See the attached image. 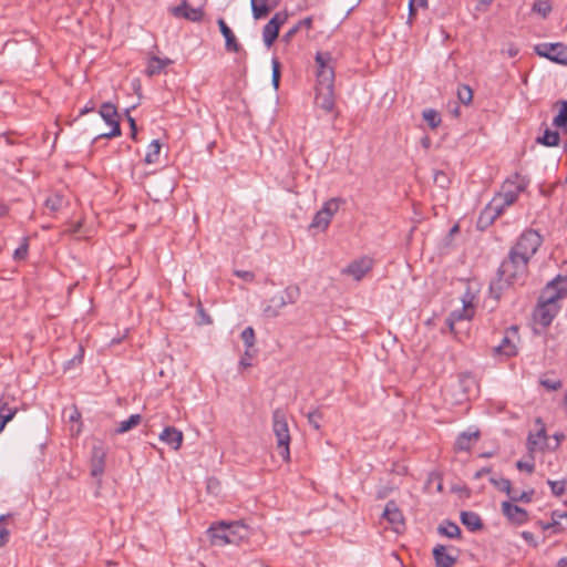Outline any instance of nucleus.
I'll return each mask as SVG.
<instances>
[{
    "instance_id": "obj_1",
    "label": "nucleus",
    "mask_w": 567,
    "mask_h": 567,
    "mask_svg": "<svg viewBox=\"0 0 567 567\" xmlns=\"http://www.w3.org/2000/svg\"><path fill=\"white\" fill-rule=\"evenodd\" d=\"M527 271L528 261L508 252L507 258L502 261L497 270V279L489 286L491 293L498 299L504 289L514 285H522Z\"/></svg>"
},
{
    "instance_id": "obj_2",
    "label": "nucleus",
    "mask_w": 567,
    "mask_h": 567,
    "mask_svg": "<svg viewBox=\"0 0 567 567\" xmlns=\"http://www.w3.org/2000/svg\"><path fill=\"white\" fill-rule=\"evenodd\" d=\"M207 534L212 545L221 547L228 544L238 545L243 539L248 538L249 529L240 520L218 522L210 525Z\"/></svg>"
},
{
    "instance_id": "obj_3",
    "label": "nucleus",
    "mask_w": 567,
    "mask_h": 567,
    "mask_svg": "<svg viewBox=\"0 0 567 567\" xmlns=\"http://www.w3.org/2000/svg\"><path fill=\"white\" fill-rule=\"evenodd\" d=\"M527 186L528 181L518 173H515L503 183L501 192L493 197L492 202L496 206H502V210L504 212L517 200L518 195L524 192Z\"/></svg>"
},
{
    "instance_id": "obj_4",
    "label": "nucleus",
    "mask_w": 567,
    "mask_h": 567,
    "mask_svg": "<svg viewBox=\"0 0 567 567\" xmlns=\"http://www.w3.org/2000/svg\"><path fill=\"white\" fill-rule=\"evenodd\" d=\"M543 241L542 236L534 229H526L520 234L509 252L528 261L536 254Z\"/></svg>"
},
{
    "instance_id": "obj_5",
    "label": "nucleus",
    "mask_w": 567,
    "mask_h": 567,
    "mask_svg": "<svg viewBox=\"0 0 567 567\" xmlns=\"http://www.w3.org/2000/svg\"><path fill=\"white\" fill-rule=\"evenodd\" d=\"M272 431L277 439V449L279 451V454L285 461H289L290 433L286 414L280 409L275 410L272 413Z\"/></svg>"
},
{
    "instance_id": "obj_6",
    "label": "nucleus",
    "mask_w": 567,
    "mask_h": 567,
    "mask_svg": "<svg viewBox=\"0 0 567 567\" xmlns=\"http://www.w3.org/2000/svg\"><path fill=\"white\" fill-rule=\"evenodd\" d=\"M567 295V277L558 275L543 289L538 302L556 306V302Z\"/></svg>"
},
{
    "instance_id": "obj_7",
    "label": "nucleus",
    "mask_w": 567,
    "mask_h": 567,
    "mask_svg": "<svg viewBox=\"0 0 567 567\" xmlns=\"http://www.w3.org/2000/svg\"><path fill=\"white\" fill-rule=\"evenodd\" d=\"M343 199L334 197L327 200L322 208L318 210L310 224V228L326 230L331 223L332 217L339 210Z\"/></svg>"
},
{
    "instance_id": "obj_8",
    "label": "nucleus",
    "mask_w": 567,
    "mask_h": 567,
    "mask_svg": "<svg viewBox=\"0 0 567 567\" xmlns=\"http://www.w3.org/2000/svg\"><path fill=\"white\" fill-rule=\"evenodd\" d=\"M535 52L553 62L567 65V45L564 43H540L535 47Z\"/></svg>"
},
{
    "instance_id": "obj_9",
    "label": "nucleus",
    "mask_w": 567,
    "mask_h": 567,
    "mask_svg": "<svg viewBox=\"0 0 567 567\" xmlns=\"http://www.w3.org/2000/svg\"><path fill=\"white\" fill-rule=\"evenodd\" d=\"M333 58L329 52H318L315 61L318 65L317 79L319 83L334 82V71L331 65Z\"/></svg>"
},
{
    "instance_id": "obj_10",
    "label": "nucleus",
    "mask_w": 567,
    "mask_h": 567,
    "mask_svg": "<svg viewBox=\"0 0 567 567\" xmlns=\"http://www.w3.org/2000/svg\"><path fill=\"white\" fill-rule=\"evenodd\" d=\"M316 103L321 110H323L326 112H332V110L334 109L333 82H330V83H319L318 82Z\"/></svg>"
},
{
    "instance_id": "obj_11",
    "label": "nucleus",
    "mask_w": 567,
    "mask_h": 567,
    "mask_svg": "<svg viewBox=\"0 0 567 567\" xmlns=\"http://www.w3.org/2000/svg\"><path fill=\"white\" fill-rule=\"evenodd\" d=\"M502 512L504 516H506V518L515 525H523L529 519L527 511L513 504L512 502H503Z\"/></svg>"
},
{
    "instance_id": "obj_12",
    "label": "nucleus",
    "mask_w": 567,
    "mask_h": 567,
    "mask_svg": "<svg viewBox=\"0 0 567 567\" xmlns=\"http://www.w3.org/2000/svg\"><path fill=\"white\" fill-rule=\"evenodd\" d=\"M537 524L544 530L551 529L555 534L561 533L567 529V512L559 509L553 511L550 522H538Z\"/></svg>"
},
{
    "instance_id": "obj_13",
    "label": "nucleus",
    "mask_w": 567,
    "mask_h": 567,
    "mask_svg": "<svg viewBox=\"0 0 567 567\" xmlns=\"http://www.w3.org/2000/svg\"><path fill=\"white\" fill-rule=\"evenodd\" d=\"M373 261L369 257H363L352 261L344 270V274L352 276L355 280H361L367 272L372 269Z\"/></svg>"
},
{
    "instance_id": "obj_14",
    "label": "nucleus",
    "mask_w": 567,
    "mask_h": 567,
    "mask_svg": "<svg viewBox=\"0 0 567 567\" xmlns=\"http://www.w3.org/2000/svg\"><path fill=\"white\" fill-rule=\"evenodd\" d=\"M106 452L101 445H94L91 454V475L100 477L105 470Z\"/></svg>"
},
{
    "instance_id": "obj_15",
    "label": "nucleus",
    "mask_w": 567,
    "mask_h": 567,
    "mask_svg": "<svg viewBox=\"0 0 567 567\" xmlns=\"http://www.w3.org/2000/svg\"><path fill=\"white\" fill-rule=\"evenodd\" d=\"M171 12L176 18H184L194 22L200 21L204 14L200 8H190L186 0H183L179 6L173 7Z\"/></svg>"
},
{
    "instance_id": "obj_16",
    "label": "nucleus",
    "mask_w": 567,
    "mask_h": 567,
    "mask_svg": "<svg viewBox=\"0 0 567 567\" xmlns=\"http://www.w3.org/2000/svg\"><path fill=\"white\" fill-rule=\"evenodd\" d=\"M503 214L502 206H496L492 200L481 212L477 219V227L480 229H486L493 224V221Z\"/></svg>"
},
{
    "instance_id": "obj_17",
    "label": "nucleus",
    "mask_w": 567,
    "mask_h": 567,
    "mask_svg": "<svg viewBox=\"0 0 567 567\" xmlns=\"http://www.w3.org/2000/svg\"><path fill=\"white\" fill-rule=\"evenodd\" d=\"M220 33L225 38V48L228 52H239L241 50L240 43L237 41L234 32L227 25L224 19H218L217 21Z\"/></svg>"
},
{
    "instance_id": "obj_18",
    "label": "nucleus",
    "mask_w": 567,
    "mask_h": 567,
    "mask_svg": "<svg viewBox=\"0 0 567 567\" xmlns=\"http://www.w3.org/2000/svg\"><path fill=\"white\" fill-rule=\"evenodd\" d=\"M474 315V309L471 302L463 301L462 310H454L446 319V323L452 332H454V326L456 322L462 320H470Z\"/></svg>"
},
{
    "instance_id": "obj_19",
    "label": "nucleus",
    "mask_w": 567,
    "mask_h": 567,
    "mask_svg": "<svg viewBox=\"0 0 567 567\" xmlns=\"http://www.w3.org/2000/svg\"><path fill=\"white\" fill-rule=\"evenodd\" d=\"M159 440L174 450H178L183 443V433L174 426H167L159 434Z\"/></svg>"
},
{
    "instance_id": "obj_20",
    "label": "nucleus",
    "mask_w": 567,
    "mask_h": 567,
    "mask_svg": "<svg viewBox=\"0 0 567 567\" xmlns=\"http://www.w3.org/2000/svg\"><path fill=\"white\" fill-rule=\"evenodd\" d=\"M557 313V306L537 303L536 318L539 324L548 327Z\"/></svg>"
},
{
    "instance_id": "obj_21",
    "label": "nucleus",
    "mask_w": 567,
    "mask_h": 567,
    "mask_svg": "<svg viewBox=\"0 0 567 567\" xmlns=\"http://www.w3.org/2000/svg\"><path fill=\"white\" fill-rule=\"evenodd\" d=\"M269 1L270 0H250L252 17L255 19L267 17L279 3V0H274L272 3H269Z\"/></svg>"
},
{
    "instance_id": "obj_22",
    "label": "nucleus",
    "mask_w": 567,
    "mask_h": 567,
    "mask_svg": "<svg viewBox=\"0 0 567 567\" xmlns=\"http://www.w3.org/2000/svg\"><path fill=\"white\" fill-rule=\"evenodd\" d=\"M383 517H385L389 523L393 525L395 530H399V527L403 526V515L398 508L396 504L392 501L386 503L383 511Z\"/></svg>"
},
{
    "instance_id": "obj_23",
    "label": "nucleus",
    "mask_w": 567,
    "mask_h": 567,
    "mask_svg": "<svg viewBox=\"0 0 567 567\" xmlns=\"http://www.w3.org/2000/svg\"><path fill=\"white\" fill-rule=\"evenodd\" d=\"M432 553L436 567H452L456 563V557L447 554L446 547L443 545H436Z\"/></svg>"
},
{
    "instance_id": "obj_24",
    "label": "nucleus",
    "mask_w": 567,
    "mask_h": 567,
    "mask_svg": "<svg viewBox=\"0 0 567 567\" xmlns=\"http://www.w3.org/2000/svg\"><path fill=\"white\" fill-rule=\"evenodd\" d=\"M480 433L476 432H462L455 441V450L468 452L472 445L478 440Z\"/></svg>"
},
{
    "instance_id": "obj_25",
    "label": "nucleus",
    "mask_w": 567,
    "mask_h": 567,
    "mask_svg": "<svg viewBox=\"0 0 567 567\" xmlns=\"http://www.w3.org/2000/svg\"><path fill=\"white\" fill-rule=\"evenodd\" d=\"M462 524L470 530L476 532L483 528V522L480 515L475 512L464 511L461 513Z\"/></svg>"
},
{
    "instance_id": "obj_26",
    "label": "nucleus",
    "mask_w": 567,
    "mask_h": 567,
    "mask_svg": "<svg viewBox=\"0 0 567 567\" xmlns=\"http://www.w3.org/2000/svg\"><path fill=\"white\" fill-rule=\"evenodd\" d=\"M287 306L284 297L280 293L275 295L269 299V305L264 308V315L268 318L279 316L280 310Z\"/></svg>"
},
{
    "instance_id": "obj_27",
    "label": "nucleus",
    "mask_w": 567,
    "mask_h": 567,
    "mask_svg": "<svg viewBox=\"0 0 567 567\" xmlns=\"http://www.w3.org/2000/svg\"><path fill=\"white\" fill-rule=\"evenodd\" d=\"M100 115L109 125H114V123H120L118 113L114 104L110 102H105L100 107Z\"/></svg>"
},
{
    "instance_id": "obj_28",
    "label": "nucleus",
    "mask_w": 567,
    "mask_h": 567,
    "mask_svg": "<svg viewBox=\"0 0 567 567\" xmlns=\"http://www.w3.org/2000/svg\"><path fill=\"white\" fill-rule=\"evenodd\" d=\"M546 441V432L544 429L536 433H529L527 437V450L529 454H533L537 449H540Z\"/></svg>"
},
{
    "instance_id": "obj_29",
    "label": "nucleus",
    "mask_w": 567,
    "mask_h": 567,
    "mask_svg": "<svg viewBox=\"0 0 567 567\" xmlns=\"http://www.w3.org/2000/svg\"><path fill=\"white\" fill-rule=\"evenodd\" d=\"M311 29L312 28V18L307 17L305 19L299 20L293 27H291L284 35L282 41L285 43H289L292 38L300 31V29Z\"/></svg>"
},
{
    "instance_id": "obj_30",
    "label": "nucleus",
    "mask_w": 567,
    "mask_h": 567,
    "mask_svg": "<svg viewBox=\"0 0 567 567\" xmlns=\"http://www.w3.org/2000/svg\"><path fill=\"white\" fill-rule=\"evenodd\" d=\"M494 350L496 353L507 358L514 357L517 353L515 343L507 336L503 338L502 342Z\"/></svg>"
},
{
    "instance_id": "obj_31",
    "label": "nucleus",
    "mask_w": 567,
    "mask_h": 567,
    "mask_svg": "<svg viewBox=\"0 0 567 567\" xmlns=\"http://www.w3.org/2000/svg\"><path fill=\"white\" fill-rule=\"evenodd\" d=\"M142 421L141 414H132L127 420L121 421L115 429L116 434H124L137 426Z\"/></svg>"
},
{
    "instance_id": "obj_32",
    "label": "nucleus",
    "mask_w": 567,
    "mask_h": 567,
    "mask_svg": "<svg viewBox=\"0 0 567 567\" xmlns=\"http://www.w3.org/2000/svg\"><path fill=\"white\" fill-rule=\"evenodd\" d=\"M241 339L246 346V355L252 358L255 353L252 348L256 340L255 330L251 327L245 328L241 332Z\"/></svg>"
},
{
    "instance_id": "obj_33",
    "label": "nucleus",
    "mask_w": 567,
    "mask_h": 567,
    "mask_svg": "<svg viewBox=\"0 0 567 567\" xmlns=\"http://www.w3.org/2000/svg\"><path fill=\"white\" fill-rule=\"evenodd\" d=\"M16 413V408H10L7 403L0 404V433L4 430L7 423L14 417Z\"/></svg>"
},
{
    "instance_id": "obj_34",
    "label": "nucleus",
    "mask_w": 567,
    "mask_h": 567,
    "mask_svg": "<svg viewBox=\"0 0 567 567\" xmlns=\"http://www.w3.org/2000/svg\"><path fill=\"white\" fill-rule=\"evenodd\" d=\"M437 530L440 534L449 538H456L460 537L461 535L460 527L451 520H445L443 524L439 526Z\"/></svg>"
},
{
    "instance_id": "obj_35",
    "label": "nucleus",
    "mask_w": 567,
    "mask_h": 567,
    "mask_svg": "<svg viewBox=\"0 0 567 567\" xmlns=\"http://www.w3.org/2000/svg\"><path fill=\"white\" fill-rule=\"evenodd\" d=\"M279 29L275 28L274 24H271L269 21L266 23V25L262 29V39L264 43L267 48H270L276 39L278 38Z\"/></svg>"
},
{
    "instance_id": "obj_36",
    "label": "nucleus",
    "mask_w": 567,
    "mask_h": 567,
    "mask_svg": "<svg viewBox=\"0 0 567 567\" xmlns=\"http://www.w3.org/2000/svg\"><path fill=\"white\" fill-rule=\"evenodd\" d=\"M559 133L557 131H551L549 128H546L544 135L537 138L538 143L548 147L557 146L559 144Z\"/></svg>"
},
{
    "instance_id": "obj_37",
    "label": "nucleus",
    "mask_w": 567,
    "mask_h": 567,
    "mask_svg": "<svg viewBox=\"0 0 567 567\" xmlns=\"http://www.w3.org/2000/svg\"><path fill=\"white\" fill-rule=\"evenodd\" d=\"M64 204H65V199L62 195L53 194L47 198L44 206L49 212L55 213V212L60 210Z\"/></svg>"
},
{
    "instance_id": "obj_38",
    "label": "nucleus",
    "mask_w": 567,
    "mask_h": 567,
    "mask_svg": "<svg viewBox=\"0 0 567 567\" xmlns=\"http://www.w3.org/2000/svg\"><path fill=\"white\" fill-rule=\"evenodd\" d=\"M551 10L553 8L549 0H536L532 7V11L544 19L550 14Z\"/></svg>"
},
{
    "instance_id": "obj_39",
    "label": "nucleus",
    "mask_w": 567,
    "mask_h": 567,
    "mask_svg": "<svg viewBox=\"0 0 567 567\" xmlns=\"http://www.w3.org/2000/svg\"><path fill=\"white\" fill-rule=\"evenodd\" d=\"M159 152H161V144H159L158 140H153L147 147V152H146L145 159H144L145 163L153 164V163L157 162Z\"/></svg>"
},
{
    "instance_id": "obj_40",
    "label": "nucleus",
    "mask_w": 567,
    "mask_h": 567,
    "mask_svg": "<svg viewBox=\"0 0 567 567\" xmlns=\"http://www.w3.org/2000/svg\"><path fill=\"white\" fill-rule=\"evenodd\" d=\"M547 484L554 496L561 497L567 493V476L560 481L547 480Z\"/></svg>"
},
{
    "instance_id": "obj_41",
    "label": "nucleus",
    "mask_w": 567,
    "mask_h": 567,
    "mask_svg": "<svg viewBox=\"0 0 567 567\" xmlns=\"http://www.w3.org/2000/svg\"><path fill=\"white\" fill-rule=\"evenodd\" d=\"M553 124L564 131H567V101L561 102L560 111L554 117Z\"/></svg>"
},
{
    "instance_id": "obj_42",
    "label": "nucleus",
    "mask_w": 567,
    "mask_h": 567,
    "mask_svg": "<svg viewBox=\"0 0 567 567\" xmlns=\"http://www.w3.org/2000/svg\"><path fill=\"white\" fill-rule=\"evenodd\" d=\"M423 120L429 124L431 128H435L441 123L440 114L433 109H426L422 113Z\"/></svg>"
},
{
    "instance_id": "obj_43",
    "label": "nucleus",
    "mask_w": 567,
    "mask_h": 567,
    "mask_svg": "<svg viewBox=\"0 0 567 567\" xmlns=\"http://www.w3.org/2000/svg\"><path fill=\"white\" fill-rule=\"evenodd\" d=\"M280 295L284 297L287 305L295 303L300 296V290L297 286H289L280 292Z\"/></svg>"
},
{
    "instance_id": "obj_44",
    "label": "nucleus",
    "mask_w": 567,
    "mask_h": 567,
    "mask_svg": "<svg viewBox=\"0 0 567 567\" xmlns=\"http://www.w3.org/2000/svg\"><path fill=\"white\" fill-rule=\"evenodd\" d=\"M457 97L463 104H465V105L470 104L473 99L472 89L465 84L460 85L457 89Z\"/></svg>"
},
{
    "instance_id": "obj_45",
    "label": "nucleus",
    "mask_w": 567,
    "mask_h": 567,
    "mask_svg": "<svg viewBox=\"0 0 567 567\" xmlns=\"http://www.w3.org/2000/svg\"><path fill=\"white\" fill-rule=\"evenodd\" d=\"M489 482L496 487L498 488L499 491L502 492H505L507 495H511V492H512V483L507 478H503V477H499V478H496V477H491L489 478Z\"/></svg>"
},
{
    "instance_id": "obj_46",
    "label": "nucleus",
    "mask_w": 567,
    "mask_h": 567,
    "mask_svg": "<svg viewBox=\"0 0 567 567\" xmlns=\"http://www.w3.org/2000/svg\"><path fill=\"white\" fill-rule=\"evenodd\" d=\"M271 66H272V75H271V84L275 90H278L279 83H280V62L277 58H274L271 60Z\"/></svg>"
},
{
    "instance_id": "obj_47",
    "label": "nucleus",
    "mask_w": 567,
    "mask_h": 567,
    "mask_svg": "<svg viewBox=\"0 0 567 567\" xmlns=\"http://www.w3.org/2000/svg\"><path fill=\"white\" fill-rule=\"evenodd\" d=\"M163 71L162 59L153 56L147 65L146 73L152 76L155 74H159Z\"/></svg>"
},
{
    "instance_id": "obj_48",
    "label": "nucleus",
    "mask_w": 567,
    "mask_h": 567,
    "mask_svg": "<svg viewBox=\"0 0 567 567\" xmlns=\"http://www.w3.org/2000/svg\"><path fill=\"white\" fill-rule=\"evenodd\" d=\"M540 385H543L548 391H557L563 386V383L559 379H549V378H540Z\"/></svg>"
},
{
    "instance_id": "obj_49",
    "label": "nucleus",
    "mask_w": 567,
    "mask_h": 567,
    "mask_svg": "<svg viewBox=\"0 0 567 567\" xmlns=\"http://www.w3.org/2000/svg\"><path fill=\"white\" fill-rule=\"evenodd\" d=\"M534 495V489H530L528 492H523L520 494L516 492H511L509 498L513 502H524V503H530Z\"/></svg>"
},
{
    "instance_id": "obj_50",
    "label": "nucleus",
    "mask_w": 567,
    "mask_h": 567,
    "mask_svg": "<svg viewBox=\"0 0 567 567\" xmlns=\"http://www.w3.org/2000/svg\"><path fill=\"white\" fill-rule=\"evenodd\" d=\"M307 420L315 430H319L320 422L322 420V413L319 410L309 411L307 413Z\"/></svg>"
},
{
    "instance_id": "obj_51",
    "label": "nucleus",
    "mask_w": 567,
    "mask_h": 567,
    "mask_svg": "<svg viewBox=\"0 0 567 567\" xmlns=\"http://www.w3.org/2000/svg\"><path fill=\"white\" fill-rule=\"evenodd\" d=\"M516 467L519 471H526L527 473L532 474L534 472V470H535V463H534L533 454H529V460H527V461H523V460L517 461Z\"/></svg>"
},
{
    "instance_id": "obj_52",
    "label": "nucleus",
    "mask_w": 567,
    "mask_h": 567,
    "mask_svg": "<svg viewBox=\"0 0 567 567\" xmlns=\"http://www.w3.org/2000/svg\"><path fill=\"white\" fill-rule=\"evenodd\" d=\"M28 255V243H27V238H24V243L22 245H20L13 252V258L14 260L19 261V260H23L25 259Z\"/></svg>"
},
{
    "instance_id": "obj_53",
    "label": "nucleus",
    "mask_w": 567,
    "mask_h": 567,
    "mask_svg": "<svg viewBox=\"0 0 567 567\" xmlns=\"http://www.w3.org/2000/svg\"><path fill=\"white\" fill-rule=\"evenodd\" d=\"M197 317H198L197 323L200 326L212 323V318L205 312L202 303H198Z\"/></svg>"
},
{
    "instance_id": "obj_54",
    "label": "nucleus",
    "mask_w": 567,
    "mask_h": 567,
    "mask_svg": "<svg viewBox=\"0 0 567 567\" xmlns=\"http://www.w3.org/2000/svg\"><path fill=\"white\" fill-rule=\"evenodd\" d=\"M288 14L287 12H277L269 22L275 25V28L280 30V27L287 21Z\"/></svg>"
},
{
    "instance_id": "obj_55",
    "label": "nucleus",
    "mask_w": 567,
    "mask_h": 567,
    "mask_svg": "<svg viewBox=\"0 0 567 567\" xmlns=\"http://www.w3.org/2000/svg\"><path fill=\"white\" fill-rule=\"evenodd\" d=\"M434 182L441 188L447 187V185L450 183L447 175L444 172H442V171L435 172V174H434Z\"/></svg>"
},
{
    "instance_id": "obj_56",
    "label": "nucleus",
    "mask_w": 567,
    "mask_h": 567,
    "mask_svg": "<svg viewBox=\"0 0 567 567\" xmlns=\"http://www.w3.org/2000/svg\"><path fill=\"white\" fill-rule=\"evenodd\" d=\"M7 518V515L0 516V522ZM9 530L6 527L0 526V547L4 546L9 542Z\"/></svg>"
},
{
    "instance_id": "obj_57",
    "label": "nucleus",
    "mask_w": 567,
    "mask_h": 567,
    "mask_svg": "<svg viewBox=\"0 0 567 567\" xmlns=\"http://www.w3.org/2000/svg\"><path fill=\"white\" fill-rule=\"evenodd\" d=\"M120 135H121L120 123H114V125H112V130L109 133L100 134L99 137L100 138H111V137H115V136H120Z\"/></svg>"
},
{
    "instance_id": "obj_58",
    "label": "nucleus",
    "mask_w": 567,
    "mask_h": 567,
    "mask_svg": "<svg viewBox=\"0 0 567 567\" xmlns=\"http://www.w3.org/2000/svg\"><path fill=\"white\" fill-rule=\"evenodd\" d=\"M130 111H131V109H127L125 111V114H126V120H127V122L130 124L131 137L135 140L136 138V134H137V126H136L135 120L130 115Z\"/></svg>"
},
{
    "instance_id": "obj_59",
    "label": "nucleus",
    "mask_w": 567,
    "mask_h": 567,
    "mask_svg": "<svg viewBox=\"0 0 567 567\" xmlns=\"http://www.w3.org/2000/svg\"><path fill=\"white\" fill-rule=\"evenodd\" d=\"M494 0H477L475 4V11L485 12Z\"/></svg>"
},
{
    "instance_id": "obj_60",
    "label": "nucleus",
    "mask_w": 567,
    "mask_h": 567,
    "mask_svg": "<svg viewBox=\"0 0 567 567\" xmlns=\"http://www.w3.org/2000/svg\"><path fill=\"white\" fill-rule=\"evenodd\" d=\"M520 536H522V537L524 538V540H525L526 543H528L530 546H533V547H536V546H537V542H536L535 536H534V534H533V533L527 532V530H524V532H522Z\"/></svg>"
},
{
    "instance_id": "obj_61",
    "label": "nucleus",
    "mask_w": 567,
    "mask_h": 567,
    "mask_svg": "<svg viewBox=\"0 0 567 567\" xmlns=\"http://www.w3.org/2000/svg\"><path fill=\"white\" fill-rule=\"evenodd\" d=\"M235 275L245 281H252L255 278V275L251 271L236 270Z\"/></svg>"
},
{
    "instance_id": "obj_62",
    "label": "nucleus",
    "mask_w": 567,
    "mask_h": 567,
    "mask_svg": "<svg viewBox=\"0 0 567 567\" xmlns=\"http://www.w3.org/2000/svg\"><path fill=\"white\" fill-rule=\"evenodd\" d=\"M251 359L252 358L247 357L246 352H245L244 355L241 357L240 361H239V367L244 368V369L251 367L252 365Z\"/></svg>"
},
{
    "instance_id": "obj_63",
    "label": "nucleus",
    "mask_w": 567,
    "mask_h": 567,
    "mask_svg": "<svg viewBox=\"0 0 567 567\" xmlns=\"http://www.w3.org/2000/svg\"><path fill=\"white\" fill-rule=\"evenodd\" d=\"M410 7L425 8L427 0H410Z\"/></svg>"
},
{
    "instance_id": "obj_64",
    "label": "nucleus",
    "mask_w": 567,
    "mask_h": 567,
    "mask_svg": "<svg viewBox=\"0 0 567 567\" xmlns=\"http://www.w3.org/2000/svg\"><path fill=\"white\" fill-rule=\"evenodd\" d=\"M491 473V468L489 467H483L481 468L480 471H477L475 474H474V478L475 480H480L482 478L484 475Z\"/></svg>"
}]
</instances>
